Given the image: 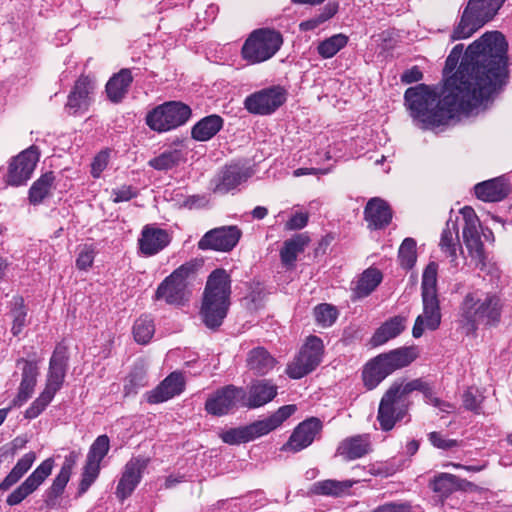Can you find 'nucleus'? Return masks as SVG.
Wrapping results in <instances>:
<instances>
[{
    "label": "nucleus",
    "instance_id": "18",
    "mask_svg": "<svg viewBox=\"0 0 512 512\" xmlns=\"http://www.w3.org/2000/svg\"><path fill=\"white\" fill-rule=\"evenodd\" d=\"M53 466L54 461L52 458L44 460L32 472V474L7 497V504L10 506H15L21 503L28 495L33 493L51 474Z\"/></svg>",
    "mask_w": 512,
    "mask_h": 512
},
{
    "label": "nucleus",
    "instance_id": "60",
    "mask_svg": "<svg viewBox=\"0 0 512 512\" xmlns=\"http://www.w3.org/2000/svg\"><path fill=\"white\" fill-rule=\"evenodd\" d=\"M335 13H336V10L334 8L329 9V11L327 13H322L321 15H319L313 19H309L307 21L300 23V29L302 31L314 30L320 24H322L325 21H327L328 19H330Z\"/></svg>",
    "mask_w": 512,
    "mask_h": 512
},
{
    "label": "nucleus",
    "instance_id": "35",
    "mask_svg": "<svg viewBox=\"0 0 512 512\" xmlns=\"http://www.w3.org/2000/svg\"><path fill=\"white\" fill-rule=\"evenodd\" d=\"M467 485H471V483L450 473H438L430 482L432 490L443 497H447L457 490H462Z\"/></svg>",
    "mask_w": 512,
    "mask_h": 512
},
{
    "label": "nucleus",
    "instance_id": "49",
    "mask_svg": "<svg viewBox=\"0 0 512 512\" xmlns=\"http://www.w3.org/2000/svg\"><path fill=\"white\" fill-rule=\"evenodd\" d=\"M100 461L87 457L83 468L82 479L79 485V494L85 493L93 482L97 479L100 472Z\"/></svg>",
    "mask_w": 512,
    "mask_h": 512
},
{
    "label": "nucleus",
    "instance_id": "47",
    "mask_svg": "<svg viewBox=\"0 0 512 512\" xmlns=\"http://www.w3.org/2000/svg\"><path fill=\"white\" fill-rule=\"evenodd\" d=\"M479 224L472 225H464L463 226V240L470 251V253L475 254L476 256H481L483 252V244L481 241L480 233H479Z\"/></svg>",
    "mask_w": 512,
    "mask_h": 512
},
{
    "label": "nucleus",
    "instance_id": "58",
    "mask_svg": "<svg viewBox=\"0 0 512 512\" xmlns=\"http://www.w3.org/2000/svg\"><path fill=\"white\" fill-rule=\"evenodd\" d=\"M136 195L137 190L130 185H124L112 191L113 202L115 203L129 201Z\"/></svg>",
    "mask_w": 512,
    "mask_h": 512
},
{
    "label": "nucleus",
    "instance_id": "36",
    "mask_svg": "<svg viewBox=\"0 0 512 512\" xmlns=\"http://www.w3.org/2000/svg\"><path fill=\"white\" fill-rule=\"evenodd\" d=\"M55 176L53 172L42 174L30 187L28 199L30 204L39 205L51 195L54 188Z\"/></svg>",
    "mask_w": 512,
    "mask_h": 512
},
{
    "label": "nucleus",
    "instance_id": "25",
    "mask_svg": "<svg viewBox=\"0 0 512 512\" xmlns=\"http://www.w3.org/2000/svg\"><path fill=\"white\" fill-rule=\"evenodd\" d=\"M372 451L369 434L355 435L342 440L336 450V455L345 461L362 458Z\"/></svg>",
    "mask_w": 512,
    "mask_h": 512
},
{
    "label": "nucleus",
    "instance_id": "16",
    "mask_svg": "<svg viewBox=\"0 0 512 512\" xmlns=\"http://www.w3.org/2000/svg\"><path fill=\"white\" fill-rule=\"evenodd\" d=\"M171 241L172 236L167 230L147 224L137 240L138 252L145 257H152L163 251Z\"/></svg>",
    "mask_w": 512,
    "mask_h": 512
},
{
    "label": "nucleus",
    "instance_id": "14",
    "mask_svg": "<svg viewBox=\"0 0 512 512\" xmlns=\"http://www.w3.org/2000/svg\"><path fill=\"white\" fill-rule=\"evenodd\" d=\"M38 161L39 153L36 148L31 147L22 151L9 163L5 183L14 187L25 185L31 178Z\"/></svg>",
    "mask_w": 512,
    "mask_h": 512
},
{
    "label": "nucleus",
    "instance_id": "39",
    "mask_svg": "<svg viewBox=\"0 0 512 512\" xmlns=\"http://www.w3.org/2000/svg\"><path fill=\"white\" fill-rule=\"evenodd\" d=\"M382 281V273L377 268L366 269L359 277L353 292L357 298L370 295Z\"/></svg>",
    "mask_w": 512,
    "mask_h": 512
},
{
    "label": "nucleus",
    "instance_id": "48",
    "mask_svg": "<svg viewBox=\"0 0 512 512\" xmlns=\"http://www.w3.org/2000/svg\"><path fill=\"white\" fill-rule=\"evenodd\" d=\"M457 246H458L457 226L454 223H452L451 227L449 226V224H447V227L442 231V234H441L440 247L450 257L455 258Z\"/></svg>",
    "mask_w": 512,
    "mask_h": 512
},
{
    "label": "nucleus",
    "instance_id": "54",
    "mask_svg": "<svg viewBox=\"0 0 512 512\" xmlns=\"http://www.w3.org/2000/svg\"><path fill=\"white\" fill-rule=\"evenodd\" d=\"M463 405L467 410L473 411L477 414L481 413V403L483 401L482 394L475 388H468L463 396Z\"/></svg>",
    "mask_w": 512,
    "mask_h": 512
},
{
    "label": "nucleus",
    "instance_id": "23",
    "mask_svg": "<svg viewBox=\"0 0 512 512\" xmlns=\"http://www.w3.org/2000/svg\"><path fill=\"white\" fill-rule=\"evenodd\" d=\"M68 360L67 347L63 344H58L50 358L45 388L54 393L61 389L67 372Z\"/></svg>",
    "mask_w": 512,
    "mask_h": 512
},
{
    "label": "nucleus",
    "instance_id": "43",
    "mask_svg": "<svg viewBox=\"0 0 512 512\" xmlns=\"http://www.w3.org/2000/svg\"><path fill=\"white\" fill-rule=\"evenodd\" d=\"M348 40V36L343 33L332 35L318 44L317 52L324 59L332 58L347 45Z\"/></svg>",
    "mask_w": 512,
    "mask_h": 512
},
{
    "label": "nucleus",
    "instance_id": "50",
    "mask_svg": "<svg viewBox=\"0 0 512 512\" xmlns=\"http://www.w3.org/2000/svg\"><path fill=\"white\" fill-rule=\"evenodd\" d=\"M56 393L45 388L39 397L26 409L25 418L34 419L38 417L53 400Z\"/></svg>",
    "mask_w": 512,
    "mask_h": 512
},
{
    "label": "nucleus",
    "instance_id": "22",
    "mask_svg": "<svg viewBox=\"0 0 512 512\" xmlns=\"http://www.w3.org/2000/svg\"><path fill=\"white\" fill-rule=\"evenodd\" d=\"M321 427V422L317 418L303 421L294 429L288 442L282 446L281 450L299 452L307 448L312 444Z\"/></svg>",
    "mask_w": 512,
    "mask_h": 512
},
{
    "label": "nucleus",
    "instance_id": "62",
    "mask_svg": "<svg viewBox=\"0 0 512 512\" xmlns=\"http://www.w3.org/2000/svg\"><path fill=\"white\" fill-rule=\"evenodd\" d=\"M308 214L304 212H296L285 224L286 230H300L308 223Z\"/></svg>",
    "mask_w": 512,
    "mask_h": 512
},
{
    "label": "nucleus",
    "instance_id": "51",
    "mask_svg": "<svg viewBox=\"0 0 512 512\" xmlns=\"http://www.w3.org/2000/svg\"><path fill=\"white\" fill-rule=\"evenodd\" d=\"M316 322L321 327H330L338 318L337 309L330 304H320L314 308Z\"/></svg>",
    "mask_w": 512,
    "mask_h": 512
},
{
    "label": "nucleus",
    "instance_id": "28",
    "mask_svg": "<svg viewBox=\"0 0 512 512\" xmlns=\"http://www.w3.org/2000/svg\"><path fill=\"white\" fill-rule=\"evenodd\" d=\"M276 364V358L262 346L249 350L246 356V366L256 376L267 375Z\"/></svg>",
    "mask_w": 512,
    "mask_h": 512
},
{
    "label": "nucleus",
    "instance_id": "37",
    "mask_svg": "<svg viewBox=\"0 0 512 512\" xmlns=\"http://www.w3.org/2000/svg\"><path fill=\"white\" fill-rule=\"evenodd\" d=\"M36 460L35 452H28L23 455L12 468L10 473L0 483V490L7 491L16 484L32 467Z\"/></svg>",
    "mask_w": 512,
    "mask_h": 512
},
{
    "label": "nucleus",
    "instance_id": "13",
    "mask_svg": "<svg viewBox=\"0 0 512 512\" xmlns=\"http://www.w3.org/2000/svg\"><path fill=\"white\" fill-rule=\"evenodd\" d=\"M409 399L401 398L389 388L383 395L377 413V421L383 431H390L398 421H401L409 409Z\"/></svg>",
    "mask_w": 512,
    "mask_h": 512
},
{
    "label": "nucleus",
    "instance_id": "64",
    "mask_svg": "<svg viewBox=\"0 0 512 512\" xmlns=\"http://www.w3.org/2000/svg\"><path fill=\"white\" fill-rule=\"evenodd\" d=\"M422 78H423V74L417 66H413L412 68L406 70L401 75V81L405 84H411L414 82H418Z\"/></svg>",
    "mask_w": 512,
    "mask_h": 512
},
{
    "label": "nucleus",
    "instance_id": "29",
    "mask_svg": "<svg viewBox=\"0 0 512 512\" xmlns=\"http://www.w3.org/2000/svg\"><path fill=\"white\" fill-rule=\"evenodd\" d=\"M477 198L485 202H498L509 194V185L503 177L478 183L474 187Z\"/></svg>",
    "mask_w": 512,
    "mask_h": 512
},
{
    "label": "nucleus",
    "instance_id": "9",
    "mask_svg": "<svg viewBox=\"0 0 512 512\" xmlns=\"http://www.w3.org/2000/svg\"><path fill=\"white\" fill-rule=\"evenodd\" d=\"M497 13L482 0H469L458 24L453 29L451 39L461 40L471 37L477 30L492 20Z\"/></svg>",
    "mask_w": 512,
    "mask_h": 512
},
{
    "label": "nucleus",
    "instance_id": "10",
    "mask_svg": "<svg viewBox=\"0 0 512 512\" xmlns=\"http://www.w3.org/2000/svg\"><path fill=\"white\" fill-rule=\"evenodd\" d=\"M323 351V341L317 336H309L299 354L287 365V375L300 379L309 374L320 364Z\"/></svg>",
    "mask_w": 512,
    "mask_h": 512
},
{
    "label": "nucleus",
    "instance_id": "26",
    "mask_svg": "<svg viewBox=\"0 0 512 512\" xmlns=\"http://www.w3.org/2000/svg\"><path fill=\"white\" fill-rule=\"evenodd\" d=\"M249 176L248 171L239 165L225 166L214 180L213 191L218 194H226L246 181Z\"/></svg>",
    "mask_w": 512,
    "mask_h": 512
},
{
    "label": "nucleus",
    "instance_id": "3",
    "mask_svg": "<svg viewBox=\"0 0 512 512\" xmlns=\"http://www.w3.org/2000/svg\"><path fill=\"white\" fill-rule=\"evenodd\" d=\"M231 279L224 269H216L208 276L203 293L200 315L210 329L222 325L230 306Z\"/></svg>",
    "mask_w": 512,
    "mask_h": 512
},
{
    "label": "nucleus",
    "instance_id": "12",
    "mask_svg": "<svg viewBox=\"0 0 512 512\" xmlns=\"http://www.w3.org/2000/svg\"><path fill=\"white\" fill-rule=\"evenodd\" d=\"M245 389L235 385H226L209 395L205 402V410L213 416H224L242 407Z\"/></svg>",
    "mask_w": 512,
    "mask_h": 512
},
{
    "label": "nucleus",
    "instance_id": "24",
    "mask_svg": "<svg viewBox=\"0 0 512 512\" xmlns=\"http://www.w3.org/2000/svg\"><path fill=\"white\" fill-rule=\"evenodd\" d=\"M185 389V379L181 372L170 373L156 388L145 394L150 404L165 402L180 395Z\"/></svg>",
    "mask_w": 512,
    "mask_h": 512
},
{
    "label": "nucleus",
    "instance_id": "55",
    "mask_svg": "<svg viewBox=\"0 0 512 512\" xmlns=\"http://www.w3.org/2000/svg\"><path fill=\"white\" fill-rule=\"evenodd\" d=\"M96 255V250L92 245L85 244L80 248L76 259V267L79 270H88L93 262Z\"/></svg>",
    "mask_w": 512,
    "mask_h": 512
},
{
    "label": "nucleus",
    "instance_id": "4",
    "mask_svg": "<svg viewBox=\"0 0 512 512\" xmlns=\"http://www.w3.org/2000/svg\"><path fill=\"white\" fill-rule=\"evenodd\" d=\"M437 272L438 265L435 262H430L423 272L421 283L423 312L416 318L412 329L415 338L421 337L426 329L437 330L441 324L442 313L437 295Z\"/></svg>",
    "mask_w": 512,
    "mask_h": 512
},
{
    "label": "nucleus",
    "instance_id": "44",
    "mask_svg": "<svg viewBox=\"0 0 512 512\" xmlns=\"http://www.w3.org/2000/svg\"><path fill=\"white\" fill-rule=\"evenodd\" d=\"M295 405H285L280 407L275 413L270 415L269 417L258 420V423L261 427V430L264 435L278 428L286 419H288L291 415L296 411Z\"/></svg>",
    "mask_w": 512,
    "mask_h": 512
},
{
    "label": "nucleus",
    "instance_id": "19",
    "mask_svg": "<svg viewBox=\"0 0 512 512\" xmlns=\"http://www.w3.org/2000/svg\"><path fill=\"white\" fill-rule=\"evenodd\" d=\"M278 393L277 385L270 379L253 380L245 390L242 407L255 409L271 402Z\"/></svg>",
    "mask_w": 512,
    "mask_h": 512
},
{
    "label": "nucleus",
    "instance_id": "41",
    "mask_svg": "<svg viewBox=\"0 0 512 512\" xmlns=\"http://www.w3.org/2000/svg\"><path fill=\"white\" fill-rule=\"evenodd\" d=\"M185 161L184 154L179 149L165 150L160 155L150 159L148 165L158 171H167Z\"/></svg>",
    "mask_w": 512,
    "mask_h": 512
},
{
    "label": "nucleus",
    "instance_id": "2",
    "mask_svg": "<svg viewBox=\"0 0 512 512\" xmlns=\"http://www.w3.org/2000/svg\"><path fill=\"white\" fill-rule=\"evenodd\" d=\"M502 302L496 293L475 290L468 292L458 309V322L466 334L474 333L478 326L499 323Z\"/></svg>",
    "mask_w": 512,
    "mask_h": 512
},
{
    "label": "nucleus",
    "instance_id": "27",
    "mask_svg": "<svg viewBox=\"0 0 512 512\" xmlns=\"http://www.w3.org/2000/svg\"><path fill=\"white\" fill-rule=\"evenodd\" d=\"M364 218L371 229H382L389 225L392 211L388 203L378 197L370 199L364 209Z\"/></svg>",
    "mask_w": 512,
    "mask_h": 512
},
{
    "label": "nucleus",
    "instance_id": "57",
    "mask_svg": "<svg viewBox=\"0 0 512 512\" xmlns=\"http://www.w3.org/2000/svg\"><path fill=\"white\" fill-rule=\"evenodd\" d=\"M109 151L99 152L93 159L91 164V174L94 178H99L101 173L106 169L109 162Z\"/></svg>",
    "mask_w": 512,
    "mask_h": 512
},
{
    "label": "nucleus",
    "instance_id": "1",
    "mask_svg": "<svg viewBox=\"0 0 512 512\" xmlns=\"http://www.w3.org/2000/svg\"><path fill=\"white\" fill-rule=\"evenodd\" d=\"M507 42L498 31L486 32L468 46L457 71L445 81L443 97L419 84L404 98L414 120L423 128L447 124L458 114L476 115L487 108L507 82Z\"/></svg>",
    "mask_w": 512,
    "mask_h": 512
},
{
    "label": "nucleus",
    "instance_id": "34",
    "mask_svg": "<svg viewBox=\"0 0 512 512\" xmlns=\"http://www.w3.org/2000/svg\"><path fill=\"white\" fill-rule=\"evenodd\" d=\"M19 363L23 364V368L17 399L19 402L23 403L31 397L36 386L39 372L38 366L35 362L21 359L18 361V364Z\"/></svg>",
    "mask_w": 512,
    "mask_h": 512
},
{
    "label": "nucleus",
    "instance_id": "17",
    "mask_svg": "<svg viewBox=\"0 0 512 512\" xmlns=\"http://www.w3.org/2000/svg\"><path fill=\"white\" fill-rule=\"evenodd\" d=\"M148 463L149 459L141 456L132 457L126 463L116 488V495L119 499L124 500L133 493L140 483Z\"/></svg>",
    "mask_w": 512,
    "mask_h": 512
},
{
    "label": "nucleus",
    "instance_id": "15",
    "mask_svg": "<svg viewBox=\"0 0 512 512\" xmlns=\"http://www.w3.org/2000/svg\"><path fill=\"white\" fill-rule=\"evenodd\" d=\"M241 235L242 232L237 226L217 227L202 236L198 242V248L200 250L229 252L237 245Z\"/></svg>",
    "mask_w": 512,
    "mask_h": 512
},
{
    "label": "nucleus",
    "instance_id": "33",
    "mask_svg": "<svg viewBox=\"0 0 512 512\" xmlns=\"http://www.w3.org/2000/svg\"><path fill=\"white\" fill-rule=\"evenodd\" d=\"M355 483L353 480L326 479L313 483L310 492L319 496L341 497L347 494Z\"/></svg>",
    "mask_w": 512,
    "mask_h": 512
},
{
    "label": "nucleus",
    "instance_id": "59",
    "mask_svg": "<svg viewBox=\"0 0 512 512\" xmlns=\"http://www.w3.org/2000/svg\"><path fill=\"white\" fill-rule=\"evenodd\" d=\"M372 512H415L408 502H389L378 506Z\"/></svg>",
    "mask_w": 512,
    "mask_h": 512
},
{
    "label": "nucleus",
    "instance_id": "38",
    "mask_svg": "<svg viewBox=\"0 0 512 512\" xmlns=\"http://www.w3.org/2000/svg\"><path fill=\"white\" fill-rule=\"evenodd\" d=\"M223 119L218 115H210L197 122L191 131L197 141H208L222 128Z\"/></svg>",
    "mask_w": 512,
    "mask_h": 512
},
{
    "label": "nucleus",
    "instance_id": "53",
    "mask_svg": "<svg viewBox=\"0 0 512 512\" xmlns=\"http://www.w3.org/2000/svg\"><path fill=\"white\" fill-rule=\"evenodd\" d=\"M109 448V437L107 435H100L92 443L87 457L101 462L107 455Z\"/></svg>",
    "mask_w": 512,
    "mask_h": 512
},
{
    "label": "nucleus",
    "instance_id": "31",
    "mask_svg": "<svg viewBox=\"0 0 512 512\" xmlns=\"http://www.w3.org/2000/svg\"><path fill=\"white\" fill-rule=\"evenodd\" d=\"M133 81L131 71L122 69L115 74L106 84V93L110 101L119 103L125 97Z\"/></svg>",
    "mask_w": 512,
    "mask_h": 512
},
{
    "label": "nucleus",
    "instance_id": "45",
    "mask_svg": "<svg viewBox=\"0 0 512 512\" xmlns=\"http://www.w3.org/2000/svg\"><path fill=\"white\" fill-rule=\"evenodd\" d=\"M10 315L13 323L11 333L18 336L26 325L27 309L24 305V300L20 296H15L10 301Z\"/></svg>",
    "mask_w": 512,
    "mask_h": 512
},
{
    "label": "nucleus",
    "instance_id": "46",
    "mask_svg": "<svg viewBox=\"0 0 512 512\" xmlns=\"http://www.w3.org/2000/svg\"><path fill=\"white\" fill-rule=\"evenodd\" d=\"M155 333L153 319L149 315H141L134 323L133 335L136 342L147 344Z\"/></svg>",
    "mask_w": 512,
    "mask_h": 512
},
{
    "label": "nucleus",
    "instance_id": "40",
    "mask_svg": "<svg viewBox=\"0 0 512 512\" xmlns=\"http://www.w3.org/2000/svg\"><path fill=\"white\" fill-rule=\"evenodd\" d=\"M309 243V237L305 234H297L284 242L280 251V257L283 264L292 266L299 253H302Z\"/></svg>",
    "mask_w": 512,
    "mask_h": 512
},
{
    "label": "nucleus",
    "instance_id": "20",
    "mask_svg": "<svg viewBox=\"0 0 512 512\" xmlns=\"http://www.w3.org/2000/svg\"><path fill=\"white\" fill-rule=\"evenodd\" d=\"M94 82L88 76H81L68 95L65 110L69 115L85 113L91 103L90 94L94 91Z\"/></svg>",
    "mask_w": 512,
    "mask_h": 512
},
{
    "label": "nucleus",
    "instance_id": "56",
    "mask_svg": "<svg viewBox=\"0 0 512 512\" xmlns=\"http://www.w3.org/2000/svg\"><path fill=\"white\" fill-rule=\"evenodd\" d=\"M146 385V379L142 372L131 373L124 385V395L130 396L136 394L138 389Z\"/></svg>",
    "mask_w": 512,
    "mask_h": 512
},
{
    "label": "nucleus",
    "instance_id": "11",
    "mask_svg": "<svg viewBox=\"0 0 512 512\" xmlns=\"http://www.w3.org/2000/svg\"><path fill=\"white\" fill-rule=\"evenodd\" d=\"M287 99V91L279 85L270 86L248 95L244 100L245 109L255 115H271Z\"/></svg>",
    "mask_w": 512,
    "mask_h": 512
},
{
    "label": "nucleus",
    "instance_id": "5",
    "mask_svg": "<svg viewBox=\"0 0 512 512\" xmlns=\"http://www.w3.org/2000/svg\"><path fill=\"white\" fill-rule=\"evenodd\" d=\"M417 357L414 347H401L370 360L364 367L362 379L368 390L376 388L388 375L411 364Z\"/></svg>",
    "mask_w": 512,
    "mask_h": 512
},
{
    "label": "nucleus",
    "instance_id": "52",
    "mask_svg": "<svg viewBox=\"0 0 512 512\" xmlns=\"http://www.w3.org/2000/svg\"><path fill=\"white\" fill-rule=\"evenodd\" d=\"M399 260L401 266L410 269L416 262V242L412 238H406L399 248Z\"/></svg>",
    "mask_w": 512,
    "mask_h": 512
},
{
    "label": "nucleus",
    "instance_id": "42",
    "mask_svg": "<svg viewBox=\"0 0 512 512\" xmlns=\"http://www.w3.org/2000/svg\"><path fill=\"white\" fill-rule=\"evenodd\" d=\"M77 457L78 455L75 452H71L68 456L65 457V461L50 487L51 496L58 497L60 494H62L70 479L72 468L77 460Z\"/></svg>",
    "mask_w": 512,
    "mask_h": 512
},
{
    "label": "nucleus",
    "instance_id": "6",
    "mask_svg": "<svg viewBox=\"0 0 512 512\" xmlns=\"http://www.w3.org/2000/svg\"><path fill=\"white\" fill-rule=\"evenodd\" d=\"M198 264L184 263L167 276L157 287L155 298L170 305H183L190 297L189 284L194 279Z\"/></svg>",
    "mask_w": 512,
    "mask_h": 512
},
{
    "label": "nucleus",
    "instance_id": "21",
    "mask_svg": "<svg viewBox=\"0 0 512 512\" xmlns=\"http://www.w3.org/2000/svg\"><path fill=\"white\" fill-rule=\"evenodd\" d=\"M401 398L409 399V395L413 391H420L423 393L426 402L436 408H438L441 412L450 413L453 409V406L436 397L435 393L430 388L429 384L422 379H414L409 382H395L390 386Z\"/></svg>",
    "mask_w": 512,
    "mask_h": 512
},
{
    "label": "nucleus",
    "instance_id": "32",
    "mask_svg": "<svg viewBox=\"0 0 512 512\" xmlns=\"http://www.w3.org/2000/svg\"><path fill=\"white\" fill-rule=\"evenodd\" d=\"M261 436L264 434L258 421L244 427L229 429L220 435L222 441L229 445L246 443Z\"/></svg>",
    "mask_w": 512,
    "mask_h": 512
},
{
    "label": "nucleus",
    "instance_id": "63",
    "mask_svg": "<svg viewBox=\"0 0 512 512\" xmlns=\"http://www.w3.org/2000/svg\"><path fill=\"white\" fill-rule=\"evenodd\" d=\"M462 50H463L462 44L456 45L452 49L451 53L449 54V56L446 59V65H445V69H444L445 72L449 73L455 69V67L459 61V58L462 54Z\"/></svg>",
    "mask_w": 512,
    "mask_h": 512
},
{
    "label": "nucleus",
    "instance_id": "7",
    "mask_svg": "<svg viewBox=\"0 0 512 512\" xmlns=\"http://www.w3.org/2000/svg\"><path fill=\"white\" fill-rule=\"evenodd\" d=\"M283 43L282 35L273 29H257L244 42L241 55L250 64H258L272 58Z\"/></svg>",
    "mask_w": 512,
    "mask_h": 512
},
{
    "label": "nucleus",
    "instance_id": "8",
    "mask_svg": "<svg viewBox=\"0 0 512 512\" xmlns=\"http://www.w3.org/2000/svg\"><path fill=\"white\" fill-rule=\"evenodd\" d=\"M190 116L191 109L188 105L170 101L149 111L145 122L151 130L163 133L184 125Z\"/></svg>",
    "mask_w": 512,
    "mask_h": 512
},
{
    "label": "nucleus",
    "instance_id": "30",
    "mask_svg": "<svg viewBox=\"0 0 512 512\" xmlns=\"http://www.w3.org/2000/svg\"><path fill=\"white\" fill-rule=\"evenodd\" d=\"M407 318L404 316H394L384 322L374 333L371 338L373 346L385 344L390 339L400 335L406 327Z\"/></svg>",
    "mask_w": 512,
    "mask_h": 512
},
{
    "label": "nucleus",
    "instance_id": "61",
    "mask_svg": "<svg viewBox=\"0 0 512 512\" xmlns=\"http://www.w3.org/2000/svg\"><path fill=\"white\" fill-rule=\"evenodd\" d=\"M429 441L431 444L439 449L448 450L458 445L457 440L454 439H445L438 432H431L428 435Z\"/></svg>",
    "mask_w": 512,
    "mask_h": 512
}]
</instances>
